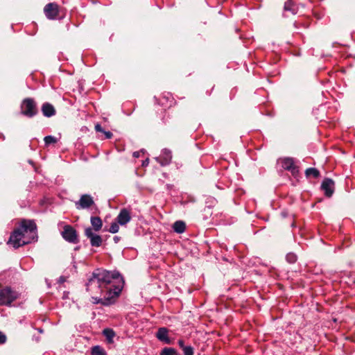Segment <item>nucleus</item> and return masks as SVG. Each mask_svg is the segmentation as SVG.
<instances>
[{"label":"nucleus","mask_w":355,"mask_h":355,"mask_svg":"<svg viewBox=\"0 0 355 355\" xmlns=\"http://www.w3.org/2000/svg\"><path fill=\"white\" fill-rule=\"evenodd\" d=\"M124 282L116 271L97 269L89 279L87 290L92 295L94 304L110 305L120 294Z\"/></svg>","instance_id":"1"},{"label":"nucleus","mask_w":355,"mask_h":355,"mask_svg":"<svg viewBox=\"0 0 355 355\" xmlns=\"http://www.w3.org/2000/svg\"><path fill=\"white\" fill-rule=\"evenodd\" d=\"M36 225L33 220H23L10 235L8 243L15 248L30 243L37 238Z\"/></svg>","instance_id":"2"},{"label":"nucleus","mask_w":355,"mask_h":355,"mask_svg":"<svg viewBox=\"0 0 355 355\" xmlns=\"http://www.w3.org/2000/svg\"><path fill=\"white\" fill-rule=\"evenodd\" d=\"M19 294L10 287H5L0 290V305L10 306L12 302L16 300Z\"/></svg>","instance_id":"3"},{"label":"nucleus","mask_w":355,"mask_h":355,"mask_svg":"<svg viewBox=\"0 0 355 355\" xmlns=\"http://www.w3.org/2000/svg\"><path fill=\"white\" fill-rule=\"evenodd\" d=\"M21 112L22 114L31 118L37 114V105L33 98H25L21 105Z\"/></svg>","instance_id":"4"},{"label":"nucleus","mask_w":355,"mask_h":355,"mask_svg":"<svg viewBox=\"0 0 355 355\" xmlns=\"http://www.w3.org/2000/svg\"><path fill=\"white\" fill-rule=\"evenodd\" d=\"M63 239L71 243H77L78 242V234L76 230L69 225H64L62 232Z\"/></svg>","instance_id":"5"},{"label":"nucleus","mask_w":355,"mask_h":355,"mask_svg":"<svg viewBox=\"0 0 355 355\" xmlns=\"http://www.w3.org/2000/svg\"><path fill=\"white\" fill-rule=\"evenodd\" d=\"M279 163L282 167L291 172L293 175L298 173V167L295 165V161L292 157H284L279 159Z\"/></svg>","instance_id":"6"},{"label":"nucleus","mask_w":355,"mask_h":355,"mask_svg":"<svg viewBox=\"0 0 355 355\" xmlns=\"http://www.w3.org/2000/svg\"><path fill=\"white\" fill-rule=\"evenodd\" d=\"M94 205L93 198L88 194H83L80 196V200L76 202V207L78 209H89Z\"/></svg>","instance_id":"7"},{"label":"nucleus","mask_w":355,"mask_h":355,"mask_svg":"<svg viewBox=\"0 0 355 355\" xmlns=\"http://www.w3.org/2000/svg\"><path fill=\"white\" fill-rule=\"evenodd\" d=\"M85 235L89 239L91 245L93 247H99L101 245L103 239L101 236L95 234L92 228L87 227L85 230Z\"/></svg>","instance_id":"8"},{"label":"nucleus","mask_w":355,"mask_h":355,"mask_svg":"<svg viewBox=\"0 0 355 355\" xmlns=\"http://www.w3.org/2000/svg\"><path fill=\"white\" fill-rule=\"evenodd\" d=\"M44 12L49 19H55L59 14V6L55 3H49L44 6Z\"/></svg>","instance_id":"9"},{"label":"nucleus","mask_w":355,"mask_h":355,"mask_svg":"<svg viewBox=\"0 0 355 355\" xmlns=\"http://www.w3.org/2000/svg\"><path fill=\"white\" fill-rule=\"evenodd\" d=\"M321 188L326 196L331 197L334 191V182L331 179L325 178L321 184Z\"/></svg>","instance_id":"10"},{"label":"nucleus","mask_w":355,"mask_h":355,"mask_svg":"<svg viewBox=\"0 0 355 355\" xmlns=\"http://www.w3.org/2000/svg\"><path fill=\"white\" fill-rule=\"evenodd\" d=\"M131 220L130 211L126 209H122L119 215L117 216L116 220L121 225H125L129 223Z\"/></svg>","instance_id":"11"},{"label":"nucleus","mask_w":355,"mask_h":355,"mask_svg":"<svg viewBox=\"0 0 355 355\" xmlns=\"http://www.w3.org/2000/svg\"><path fill=\"white\" fill-rule=\"evenodd\" d=\"M168 330L166 327H160L158 329L157 333H156V337L157 338L166 343V344H171V340L168 337Z\"/></svg>","instance_id":"12"},{"label":"nucleus","mask_w":355,"mask_h":355,"mask_svg":"<svg viewBox=\"0 0 355 355\" xmlns=\"http://www.w3.org/2000/svg\"><path fill=\"white\" fill-rule=\"evenodd\" d=\"M42 112L44 116L46 117H51L55 114V110L54 107L49 103H45L42 105Z\"/></svg>","instance_id":"13"},{"label":"nucleus","mask_w":355,"mask_h":355,"mask_svg":"<svg viewBox=\"0 0 355 355\" xmlns=\"http://www.w3.org/2000/svg\"><path fill=\"white\" fill-rule=\"evenodd\" d=\"M172 159L171 151L168 149H164L162 152V155L160 157V164L162 166H165L168 164Z\"/></svg>","instance_id":"14"},{"label":"nucleus","mask_w":355,"mask_h":355,"mask_svg":"<svg viewBox=\"0 0 355 355\" xmlns=\"http://www.w3.org/2000/svg\"><path fill=\"white\" fill-rule=\"evenodd\" d=\"M90 222L94 231L98 232L102 228L103 222L100 217L92 216Z\"/></svg>","instance_id":"15"},{"label":"nucleus","mask_w":355,"mask_h":355,"mask_svg":"<svg viewBox=\"0 0 355 355\" xmlns=\"http://www.w3.org/2000/svg\"><path fill=\"white\" fill-rule=\"evenodd\" d=\"M173 229L175 232L182 234L185 231L186 224L182 220H178L174 223L173 225Z\"/></svg>","instance_id":"16"},{"label":"nucleus","mask_w":355,"mask_h":355,"mask_svg":"<svg viewBox=\"0 0 355 355\" xmlns=\"http://www.w3.org/2000/svg\"><path fill=\"white\" fill-rule=\"evenodd\" d=\"M284 11H289L293 15H295L297 13V7L292 1L288 0L284 4Z\"/></svg>","instance_id":"17"},{"label":"nucleus","mask_w":355,"mask_h":355,"mask_svg":"<svg viewBox=\"0 0 355 355\" xmlns=\"http://www.w3.org/2000/svg\"><path fill=\"white\" fill-rule=\"evenodd\" d=\"M109 343H113V338L115 336V333L111 329H105L103 332Z\"/></svg>","instance_id":"18"},{"label":"nucleus","mask_w":355,"mask_h":355,"mask_svg":"<svg viewBox=\"0 0 355 355\" xmlns=\"http://www.w3.org/2000/svg\"><path fill=\"white\" fill-rule=\"evenodd\" d=\"M92 355H107L105 350L99 345L94 346L92 348Z\"/></svg>","instance_id":"19"},{"label":"nucleus","mask_w":355,"mask_h":355,"mask_svg":"<svg viewBox=\"0 0 355 355\" xmlns=\"http://www.w3.org/2000/svg\"><path fill=\"white\" fill-rule=\"evenodd\" d=\"M305 175L306 177L313 176L317 178L320 176V172L315 168H309L306 170Z\"/></svg>","instance_id":"20"},{"label":"nucleus","mask_w":355,"mask_h":355,"mask_svg":"<svg viewBox=\"0 0 355 355\" xmlns=\"http://www.w3.org/2000/svg\"><path fill=\"white\" fill-rule=\"evenodd\" d=\"M159 355H178L175 349L172 347H164L160 352Z\"/></svg>","instance_id":"21"},{"label":"nucleus","mask_w":355,"mask_h":355,"mask_svg":"<svg viewBox=\"0 0 355 355\" xmlns=\"http://www.w3.org/2000/svg\"><path fill=\"white\" fill-rule=\"evenodd\" d=\"M44 141L46 145H50L51 144H55L57 139L53 136L49 135L44 137Z\"/></svg>","instance_id":"22"},{"label":"nucleus","mask_w":355,"mask_h":355,"mask_svg":"<svg viewBox=\"0 0 355 355\" xmlns=\"http://www.w3.org/2000/svg\"><path fill=\"white\" fill-rule=\"evenodd\" d=\"M119 223H118L116 220V222L112 223L110 227L109 232L112 234L118 232L119 230Z\"/></svg>","instance_id":"23"},{"label":"nucleus","mask_w":355,"mask_h":355,"mask_svg":"<svg viewBox=\"0 0 355 355\" xmlns=\"http://www.w3.org/2000/svg\"><path fill=\"white\" fill-rule=\"evenodd\" d=\"M184 355H193L194 350L191 346H186L183 347Z\"/></svg>","instance_id":"24"},{"label":"nucleus","mask_w":355,"mask_h":355,"mask_svg":"<svg viewBox=\"0 0 355 355\" xmlns=\"http://www.w3.org/2000/svg\"><path fill=\"white\" fill-rule=\"evenodd\" d=\"M286 258L287 261L289 262L290 263H295L297 260V257L293 253H288L286 255Z\"/></svg>","instance_id":"25"},{"label":"nucleus","mask_w":355,"mask_h":355,"mask_svg":"<svg viewBox=\"0 0 355 355\" xmlns=\"http://www.w3.org/2000/svg\"><path fill=\"white\" fill-rule=\"evenodd\" d=\"M6 336L1 331H0V344H3L6 342Z\"/></svg>","instance_id":"26"},{"label":"nucleus","mask_w":355,"mask_h":355,"mask_svg":"<svg viewBox=\"0 0 355 355\" xmlns=\"http://www.w3.org/2000/svg\"><path fill=\"white\" fill-rule=\"evenodd\" d=\"M95 130L96 132H102L103 133V132L105 131L103 128L101 127V125L98 123H97L96 125H95Z\"/></svg>","instance_id":"27"},{"label":"nucleus","mask_w":355,"mask_h":355,"mask_svg":"<svg viewBox=\"0 0 355 355\" xmlns=\"http://www.w3.org/2000/svg\"><path fill=\"white\" fill-rule=\"evenodd\" d=\"M103 134L105 135L106 139H110L112 137V133L111 132H110V131H105V130L103 132Z\"/></svg>","instance_id":"28"},{"label":"nucleus","mask_w":355,"mask_h":355,"mask_svg":"<svg viewBox=\"0 0 355 355\" xmlns=\"http://www.w3.org/2000/svg\"><path fill=\"white\" fill-rule=\"evenodd\" d=\"M178 345L180 346V347L182 349H183V347H186V346L184 345V340H178Z\"/></svg>","instance_id":"29"},{"label":"nucleus","mask_w":355,"mask_h":355,"mask_svg":"<svg viewBox=\"0 0 355 355\" xmlns=\"http://www.w3.org/2000/svg\"><path fill=\"white\" fill-rule=\"evenodd\" d=\"M65 280H66V279H65V277H60L59 278V282H60V283H63V282H65Z\"/></svg>","instance_id":"30"},{"label":"nucleus","mask_w":355,"mask_h":355,"mask_svg":"<svg viewBox=\"0 0 355 355\" xmlns=\"http://www.w3.org/2000/svg\"><path fill=\"white\" fill-rule=\"evenodd\" d=\"M133 156L135 157H139V152H134L133 153Z\"/></svg>","instance_id":"31"},{"label":"nucleus","mask_w":355,"mask_h":355,"mask_svg":"<svg viewBox=\"0 0 355 355\" xmlns=\"http://www.w3.org/2000/svg\"><path fill=\"white\" fill-rule=\"evenodd\" d=\"M114 241H115L116 243H117V242L119 241V237H118V236H114Z\"/></svg>","instance_id":"32"},{"label":"nucleus","mask_w":355,"mask_h":355,"mask_svg":"<svg viewBox=\"0 0 355 355\" xmlns=\"http://www.w3.org/2000/svg\"><path fill=\"white\" fill-rule=\"evenodd\" d=\"M38 331H39L40 333H42L43 332V330L41 329H39Z\"/></svg>","instance_id":"33"},{"label":"nucleus","mask_w":355,"mask_h":355,"mask_svg":"<svg viewBox=\"0 0 355 355\" xmlns=\"http://www.w3.org/2000/svg\"><path fill=\"white\" fill-rule=\"evenodd\" d=\"M148 162V159H146V162H145V163H143V165H145V164H147Z\"/></svg>","instance_id":"34"},{"label":"nucleus","mask_w":355,"mask_h":355,"mask_svg":"<svg viewBox=\"0 0 355 355\" xmlns=\"http://www.w3.org/2000/svg\"><path fill=\"white\" fill-rule=\"evenodd\" d=\"M148 162V159H146V162H145V163H143V165H145V164H147Z\"/></svg>","instance_id":"35"},{"label":"nucleus","mask_w":355,"mask_h":355,"mask_svg":"<svg viewBox=\"0 0 355 355\" xmlns=\"http://www.w3.org/2000/svg\"><path fill=\"white\" fill-rule=\"evenodd\" d=\"M148 162V159H146V162H145V163H143V165H145V164H147Z\"/></svg>","instance_id":"36"}]
</instances>
